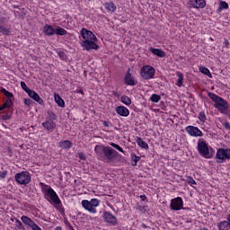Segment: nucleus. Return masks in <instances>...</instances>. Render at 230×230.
Here are the masks:
<instances>
[{"mask_svg":"<svg viewBox=\"0 0 230 230\" xmlns=\"http://www.w3.org/2000/svg\"><path fill=\"white\" fill-rule=\"evenodd\" d=\"M198 118H199V119L200 121H206V113H204V112H199Z\"/></svg>","mask_w":230,"mask_h":230,"instance_id":"37998d69","label":"nucleus"},{"mask_svg":"<svg viewBox=\"0 0 230 230\" xmlns=\"http://www.w3.org/2000/svg\"><path fill=\"white\" fill-rule=\"evenodd\" d=\"M27 94L30 98H31L32 100H34V102H37V103H39L40 105H42V103H44V101L42 100V98H40V96L39 95V93H37L35 91L33 90H29L27 92Z\"/></svg>","mask_w":230,"mask_h":230,"instance_id":"f3484780","label":"nucleus"},{"mask_svg":"<svg viewBox=\"0 0 230 230\" xmlns=\"http://www.w3.org/2000/svg\"><path fill=\"white\" fill-rule=\"evenodd\" d=\"M17 230V229H16Z\"/></svg>","mask_w":230,"mask_h":230,"instance_id":"774afa93","label":"nucleus"},{"mask_svg":"<svg viewBox=\"0 0 230 230\" xmlns=\"http://www.w3.org/2000/svg\"><path fill=\"white\" fill-rule=\"evenodd\" d=\"M187 134L190 135L192 137H202L204 134L198 127L195 126H187L185 128Z\"/></svg>","mask_w":230,"mask_h":230,"instance_id":"f8f14e48","label":"nucleus"},{"mask_svg":"<svg viewBox=\"0 0 230 230\" xmlns=\"http://www.w3.org/2000/svg\"><path fill=\"white\" fill-rule=\"evenodd\" d=\"M80 35L84 39V40H93V42L98 41V38H96V35H94V33H93V31L85 29V28L81 29Z\"/></svg>","mask_w":230,"mask_h":230,"instance_id":"9d476101","label":"nucleus"},{"mask_svg":"<svg viewBox=\"0 0 230 230\" xmlns=\"http://www.w3.org/2000/svg\"><path fill=\"white\" fill-rule=\"evenodd\" d=\"M150 51L153 53V55H155L160 58H164V57H166V53L163 49L150 48Z\"/></svg>","mask_w":230,"mask_h":230,"instance_id":"aec40b11","label":"nucleus"},{"mask_svg":"<svg viewBox=\"0 0 230 230\" xmlns=\"http://www.w3.org/2000/svg\"><path fill=\"white\" fill-rule=\"evenodd\" d=\"M137 144L140 148H144L145 150H148V144L143 140L141 137H137Z\"/></svg>","mask_w":230,"mask_h":230,"instance_id":"bb28decb","label":"nucleus"},{"mask_svg":"<svg viewBox=\"0 0 230 230\" xmlns=\"http://www.w3.org/2000/svg\"><path fill=\"white\" fill-rule=\"evenodd\" d=\"M124 82L127 85H137V81L134 80V77L132 76V74H130V68H128L125 77H124Z\"/></svg>","mask_w":230,"mask_h":230,"instance_id":"dca6fc26","label":"nucleus"},{"mask_svg":"<svg viewBox=\"0 0 230 230\" xmlns=\"http://www.w3.org/2000/svg\"><path fill=\"white\" fill-rule=\"evenodd\" d=\"M56 30L53 29V26L51 25H45L43 27V32L45 35H48V37H51L52 35H55Z\"/></svg>","mask_w":230,"mask_h":230,"instance_id":"412c9836","label":"nucleus"},{"mask_svg":"<svg viewBox=\"0 0 230 230\" xmlns=\"http://www.w3.org/2000/svg\"><path fill=\"white\" fill-rule=\"evenodd\" d=\"M208 98H210V100H212V102H215V109H217L221 112V114H229V112L227 111L229 109V102H227V101L211 92L208 93Z\"/></svg>","mask_w":230,"mask_h":230,"instance_id":"f257e3e1","label":"nucleus"},{"mask_svg":"<svg viewBox=\"0 0 230 230\" xmlns=\"http://www.w3.org/2000/svg\"><path fill=\"white\" fill-rule=\"evenodd\" d=\"M150 101L154 103H159V102H161V95L157 93H153L150 97Z\"/></svg>","mask_w":230,"mask_h":230,"instance_id":"7c9ffc66","label":"nucleus"},{"mask_svg":"<svg viewBox=\"0 0 230 230\" xmlns=\"http://www.w3.org/2000/svg\"><path fill=\"white\" fill-rule=\"evenodd\" d=\"M13 102H12V99H6V101L4 102V103L2 105L3 109H10V107H12Z\"/></svg>","mask_w":230,"mask_h":230,"instance_id":"c9c22d12","label":"nucleus"},{"mask_svg":"<svg viewBox=\"0 0 230 230\" xmlns=\"http://www.w3.org/2000/svg\"><path fill=\"white\" fill-rule=\"evenodd\" d=\"M199 71L206 75V76H208V78H213V75H211V72H209V69H208L206 66H200Z\"/></svg>","mask_w":230,"mask_h":230,"instance_id":"c756f323","label":"nucleus"},{"mask_svg":"<svg viewBox=\"0 0 230 230\" xmlns=\"http://www.w3.org/2000/svg\"><path fill=\"white\" fill-rule=\"evenodd\" d=\"M41 125L45 130H49V132H53L57 128V123L51 119H46Z\"/></svg>","mask_w":230,"mask_h":230,"instance_id":"2eb2a0df","label":"nucleus"},{"mask_svg":"<svg viewBox=\"0 0 230 230\" xmlns=\"http://www.w3.org/2000/svg\"><path fill=\"white\" fill-rule=\"evenodd\" d=\"M81 46L86 49V51H91V49H99L98 44L95 43L93 40H83Z\"/></svg>","mask_w":230,"mask_h":230,"instance_id":"ddd939ff","label":"nucleus"},{"mask_svg":"<svg viewBox=\"0 0 230 230\" xmlns=\"http://www.w3.org/2000/svg\"><path fill=\"white\" fill-rule=\"evenodd\" d=\"M209 150L213 152V148L208 146L206 141H199L198 142V152L201 157H205V159H211L213 155L209 153Z\"/></svg>","mask_w":230,"mask_h":230,"instance_id":"7ed1b4c3","label":"nucleus"},{"mask_svg":"<svg viewBox=\"0 0 230 230\" xmlns=\"http://www.w3.org/2000/svg\"><path fill=\"white\" fill-rule=\"evenodd\" d=\"M23 103L27 107H31V105H33L34 102L31 99H24Z\"/></svg>","mask_w":230,"mask_h":230,"instance_id":"a19ab883","label":"nucleus"},{"mask_svg":"<svg viewBox=\"0 0 230 230\" xmlns=\"http://www.w3.org/2000/svg\"><path fill=\"white\" fill-rule=\"evenodd\" d=\"M1 111H4V108H3V106L0 107V112Z\"/></svg>","mask_w":230,"mask_h":230,"instance_id":"bf43d9fd","label":"nucleus"},{"mask_svg":"<svg viewBox=\"0 0 230 230\" xmlns=\"http://www.w3.org/2000/svg\"><path fill=\"white\" fill-rule=\"evenodd\" d=\"M0 33H2V35H10V33H12V31H10L9 28H6L3 25L0 26Z\"/></svg>","mask_w":230,"mask_h":230,"instance_id":"473e14b6","label":"nucleus"},{"mask_svg":"<svg viewBox=\"0 0 230 230\" xmlns=\"http://www.w3.org/2000/svg\"><path fill=\"white\" fill-rule=\"evenodd\" d=\"M223 127L226 128V130H230V124L228 121L223 123Z\"/></svg>","mask_w":230,"mask_h":230,"instance_id":"09e8293b","label":"nucleus"},{"mask_svg":"<svg viewBox=\"0 0 230 230\" xmlns=\"http://www.w3.org/2000/svg\"><path fill=\"white\" fill-rule=\"evenodd\" d=\"M120 102L124 103V105H132V100L129 99V97L127 95H122L120 98Z\"/></svg>","mask_w":230,"mask_h":230,"instance_id":"cd10ccee","label":"nucleus"},{"mask_svg":"<svg viewBox=\"0 0 230 230\" xmlns=\"http://www.w3.org/2000/svg\"><path fill=\"white\" fill-rule=\"evenodd\" d=\"M21 87L22 89H23V91H25V93H28L31 89L28 88V85H26V83L22 81L21 82Z\"/></svg>","mask_w":230,"mask_h":230,"instance_id":"79ce46f5","label":"nucleus"},{"mask_svg":"<svg viewBox=\"0 0 230 230\" xmlns=\"http://www.w3.org/2000/svg\"><path fill=\"white\" fill-rule=\"evenodd\" d=\"M102 218L109 226H118V218L109 211L103 212Z\"/></svg>","mask_w":230,"mask_h":230,"instance_id":"9b49d317","label":"nucleus"},{"mask_svg":"<svg viewBox=\"0 0 230 230\" xmlns=\"http://www.w3.org/2000/svg\"><path fill=\"white\" fill-rule=\"evenodd\" d=\"M1 93H3V94H4V96H6L7 100H12V98H13V93L8 92L4 88H2Z\"/></svg>","mask_w":230,"mask_h":230,"instance_id":"f704fd0d","label":"nucleus"},{"mask_svg":"<svg viewBox=\"0 0 230 230\" xmlns=\"http://www.w3.org/2000/svg\"><path fill=\"white\" fill-rule=\"evenodd\" d=\"M111 146H112L113 148H116V150H119V152H121L122 154L125 153V151H123V148L121 146H119V145L115 144L114 142H111Z\"/></svg>","mask_w":230,"mask_h":230,"instance_id":"e433bc0d","label":"nucleus"},{"mask_svg":"<svg viewBox=\"0 0 230 230\" xmlns=\"http://www.w3.org/2000/svg\"><path fill=\"white\" fill-rule=\"evenodd\" d=\"M60 148H63L65 150H67L69 148H71V146H73V143L69 140H63L61 142H59Z\"/></svg>","mask_w":230,"mask_h":230,"instance_id":"4be33fe9","label":"nucleus"},{"mask_svg":"<svg viewBox=\"0 0 230 230\" xmlns=\"http://www.w3.org/2000/svg\"><path fill=\"white\" fill-rule=\"evenodd\" d=\"M217 227L219 230H230V214L227 216V221L218 223Z\"/></svg>","mask_w":230,"mask_h":230,"instance_id":"6ab92c4d","label":"nucleus"},{"mask_svg":"<svg viewBox=\"0 0 230 230\" xmlns=\"http://www.w3.org/2000/svg\"><path fill=\"white\" fill-rule=\"evenodd\" d=\"M0 33H2V35H10V33H12V31H10L9 28H6L3 25L0 26Z\"/></svg>","mask_w":230,"mask_h":230,"instance_id":"72a5a7b5","label":"nucleus"},{"mask_svg":"<svg viewBox=\"0 0 230 230\" xmlns=\"http://www.w3.org/2000/svg\"><path fill=\"white\" fill-rule=\"evenodd\" d=\"M66 226H68L69 229L73 230V226H71V223L69 222H66Z\"/></svg>","mask_w":230,"mask_h":230,"instance_id":"603ef678","label":"nucleus"},{"mask_svg":"<svg viewBox=\"0 0 230 230\" xmlns=\"http://www.w3.org/2000/svg\"><path fill=\"white\" fill-rule=\"evenodd\" d=\"M78 157L82 161H85V155H84V153H78Z\"/></svg>","mask_w":230,"mask_h":230,"instance_id":"3c124183","label":"nucleus"},{"mask_svg":"<svg viewBox=\"0 0 230 230\" xmlns=\"http://www.w3.org/2000/svg\"><path fill=\"white\" fill-rule=\"evenodd\" d=\"M58 55L59 58H61V60H66L67 58L66 52H64L62 50H58Z\"/></svg>","mask_w":230,"mask_h":230,"instance_id":"ea45409f","label":"nucleus"},{"mask_svg":"<svg viewBox=\"0 0 230 230\" xmlns=\"http://www.w3.org/2000/svg\"><path fill=\"white\" fill-rule=\"evenodd\" d=\"M102 125H104L105 127H109V122L107 120H104L102 122Z\"/></svg>","mask_w":230,"mask_h":230,"instance_id":"864d4df0","label":"nucleus"},{"mask_svg":"<svg viewBox=\"0 0 230 230\" xmlns=\"http://www.w3.org/2000/svg\"><path fill=\"white\" fill-rule=\"evenodd\" d=\"M189 4L191 8H206V0H190Z\"/></svg>","mask_w":230,"mask_h":230,"instance_id":"4468645a","label":"nucleus"},{"mask_svg":"<svg viewBox=\"0 0 230 230\" xmlns=\"http://www.w3.org/2000/svg\"><path fill=\"white\" fill-rule=\"evenodd\" d=\"M132 160L134 161L135 164H132V166H137V162L141 160V157L132 155Z\"/></svg>","mask_w":230,"mask_h":230,"instance_id":"58836bf2","label":"nucleus"},{"mask_svg":"<svg viewBox=\"0 0 230 230\" xmlns=\"http://www.w3.org/2000/svg\"><path fill=\"white\" fill-rule=\"evenodd\" d=\"M4 19H5L4 17H2V18L0 19V21H4Z\"/></svg>","mask_w":230,"mask_h":230,"instance_id":"e2e57ef3","label":"nucleus"},{"mask_svg":"<svg viewBox=\"0 0 230 230\" xmlns=\"http://www.w3.org/2000/svg\"><path fill=\"white\" fill-rule=\"evenodd\" d=\"M95 152H97V153L100 152V146H95Z\"/></svg>","mask_w":230,"mask_h":230,"instance_id":"4d7b16f0","label":"nucleus"},{"mask_svg":"<svg viewBox=\"0 0 230 230\" xmlns=\"http://www.w3.org/2000/svg\"><path fill=\"white\" fill-rule=\"evenodd\" d=\"M171 209L172 211H181V209H185L188 211V214L191 213V208H182L184 206V201H182V198L177 197L171 200Z\"/></svg>","mask_w":230,"mask_h":230,"instance_id":"423d86ee","label":"nucleus"},{"mask_svg":"<svg viewBox=\"0 0 230 230\" xmlns=\"http://www.w3.org/2000/svg\"><path fill=\"white\" fill-rule=\"evenodd\" d=\"M132 164H136V162L133 161Z\"/></svg>","mask_w":230,"mask_h":230,"instance_id":"69168bd1","label":"nucleus"},{"mask_svg":"<svg viewBox=\"0 0 230 230\" xmlns=\"http://www.w3.org/2000/svg\"><path fill=\"white\" fill-rule=\"evenodd\" d=\"M115 111L119 116H122L123 118H127L130 114V111H128L125 106L116 107Z\"/></svg>","mask_w":230,"mask_h":230,"instance_id":"a211bd4d","label":"nucleus"},{"mask_svg":"<svg viewBox=\"0 0 230 230\" xmlns=\"http://www.w3.org/2000/svg\"><path fill=\"white\" fill-rule=\"evenodd\" d=\"M31 228L32 230H42V228H41L39 225H37V224H35V223H32Z\"/></svg>","mask_w":230,"mask_h":230,"instance_id":"49530a36","label":"nucleus"},{"mask_svg":"<svg viewBox=\"0 0 230 230\" xmlns=\"http://www.w3.org/2000/svg\"><path fill=\"white\" fill-rule=\"evenodd\" d=\"M56 230H62V228L60 226H57Z\"/></svg>","mask_w":230,"mask_h":230,"instance_id":"13d9d810","label":"nucleus"},{"mask_svg":"<svg viewBox=\"0 0 230 230\" xmlns=\"http://www.w3.org/2000/svg\"><path fill=\"white\" fill-rule=\"evenodd\" d=\"M16 227L19 230L24 229V227L22 226V222H21L19 219H16Z\"/></svg>","mask_w":230,"mask_h":230,"instance_id":"a18cd8bd","label":"nucleus"},{"mask_svg":"<svg viewBox=\"0 0 230 230\" xmlns=\"http://www.w3.org/2000/svg\"><path fill=\"white\" fill-rule=\"evenodd\" d=\"M200 230H208L207 228H200Z\"/></svg>","mask_w":230,"mask_h":230,"instance_id":"0e129e2a","label":"nucleus"},{"mask_svg":"<svg viewBox=\"0 0 230 230\" xmlns=\"http://www.w3.org/2000/svg\"><path fill=\"white\" fill-rule=\"evenodd\" d=\"M56 35H67V31H66V29L61 28V27H57L56 28V31H55Z\"/></svg>","mask_w":230,"mask_h":230,"instance_id":"2f4dec72","label":"nucleus"},{"mask_svg":"<svg viewBox=\"0 0 230 230\" xmlns=\"http://www.w3.org/2000/svg\"><path fill=\"white\" fill-rule=\"evenodd\" d=\"M155 75V68H154V66H145L140 70V76H142L144 80H151V78H154Z\"/></svg>","mask_w":230,"mask_h":230,"instance_id":"6e6552de","label":"nucleus"},{"mask_svg":"<svg viewBox=\"0 0 230 230\" xmlns=\"http://www.w3.org/2000/svg\"><path fill=\"white\" fill-rule=\"evenodd\" d=\"M104 8H106V10H108V12H116V4H114L113 2H106L104 4Z\"/></svg>","mask_w":230,"mask_h":230,"instance_id":"b1692460","label":"nucleus"},{"mask_svg":"<svg viewBox=\"0 0 230 230\" xmlns=\"http://www.w3.org/2000/svg\"><path fill=\"white\" fill-rule=\"evenodd\" d=\"M81 204L84 209H85L89 213L95 214L97 213L96 208L100 206V199H92L90 201L87 199H84Z\"/></svg>","mask_w":230,"mask_h":230,"instance_id":"20e7f679","label":"nucleus"},{"mask_svg":"<svg viewBox=\"0 0 230 230\" xmlns=\"http://www.w3.org/2000/svg\"><path fill=\"white\" fill-rule=\"evenodd\" d=\"M225 46H226V48H227V46H229V40H225Z\"/></svg>","mask_w":230,"mask_h":230,"instance_id":"6e6d98bb","label":"nucleus"},{"mask_svg":"<svg viewBox=\"0 0 230 230\" xmlns=\"http://www.w3.org/2000/svg\"><path fill=\"white\" fill-rule=\"evenodd\" d=\"M140 199H141L142 200H146V195H141V196H140Z\"/></svg>","mask_w":230,"mask_h":230,"instance_id":"5fc2aeb1","label":"nucleus"},{"mask_svg":"<svg viewBox=\"0 0 230 230\" xmlns=\"http://www.w3.org/2000/svg\"><path fill=\"white\" fill-rule=\"evenodd\" d=\"M0 26H1V23H0Z\"/></svg>","mask_w":230,"mask_h":230,"instance_id":"338daca9","label":"nucleus"},{"mask_svg":"<svg viewBox=\"0 0 230 230\" xmlns=\"http://www.w3.org/2000/svg\"><path fill=\"white\" fill-rule=\"evenodd\" d=\"M21 219H22V222L26 226H29V227H31L32 225L35 223L33 220H31V218L26 216H22Z\"/></svg>","mask_w":230,"mask_h":230,"instance_id":"a878e982","label":"nucleus"},{"mask_svg":"<svg viewBox=\"0 0 230 230\" xmlns=\"http://www.w3.org/2000/svg\"><path fill=\"white\" fill-rule=\"evenodd\" d=\"M7 173H8V172H6V171L0 172V179H4V177H6Z\"/></svg>","mask_w":230,"mask_h":230,"instance_id":"8fccbe9b","label":"nucleus"},{"mask_svg":"<svg viewBox=\"0 0 230 230\" xmlns=\"http://www.w3.org/2000/svg\"><path fill=\"white\" fill-rule=\"evenodd\" d=\"M187 182L188 184H190L191 186H194L195 184H197V181H195L191 177H187Z\"/></svg>","mask_w":230,"mask_h":230,"instance_id":"c03bdc74","label":"nucleus"},{"mask_svg":"<svg viewBox=\"0 0 230 230\" xmlns=\"http://www.w3.org/2000/svg\"><path fill=\"white\" fill-rule=\"evenodd\" d=\"M176 76H178L176 85L178 87H182V84L184 83V75L181 72H176Z\"/></svg>","mask_w":230,"mask_h":230,"instance_id":"393cba45","label":"nucleus"},{"mask_svg":"<svg viewBox=\"0 0 230 230\" xmlns=\"http://www.w3.org/2000/svg\"><path fill=\"white\" fill-rule=\"evenodd\" d=\"M48 116L49 119H50V121H55V119H57V114H55L53 111H48Z\"/></svg>","mask_w":230,"mask_h":230,"instance_id":"4c0bfd02","label":"nucleus"},{"mask_svg":"<svg viewBox=\"0 0 230 230\" xmlns=\"http://www.w3.org/2000/svg\"><path fill=\"white\" fill-rule=\"evenodd\" d=\"M217 163L222 164L230 159V148H219L216 154Z\"/></svg>","mask_w":230,"mask_h":230,"instance_id":"0eeeda50","label":"nucleus"},{"mask_svg":"<svg viewBox=\"0 0 230 230\" xmlns=\"http://www.w3.org/2000/svg\"><path fill=\"white\" fill-rule=\"evenodd\" d=\"M47 189H42V193L44 195V199L49 202V204H55L56 206H60L62 204V201L60 200V198H58V195L51 188L50 186L46 185Z\"/></svg>","mask_w":230,"mask_h":230,"instance_id":"f03ea898","label":"nucleus"},{"mask_svg":"<svg viewBox=\"0 0 230 230\" xmlns=\"http://www.w3.org/2000/svg\"><path fill=\"white\" fill-rule=\"evenodd\" d=\"M10 118H12V114L11 113L10 114L2 115V119L4 121H6V120L10 119Z\"/></svg>","mask_w":230,"mask_h":230,"instance_id":"de8ad7c7","label":"nucleus"},{"mask_svg":"<svg viewBox=\"0 0 230 230\" xmlns=\"http://www.w3.org/2000/svg\"><path fill=\"white\" fill-rule=\"evenodd\" d=\"M54 100L58 107H66V102L62 100V97L58 93L54 94Z\"/></svg>","mask_w":230,"mask_h":230,"instance_id":"5701e85b","label":"nucleus"},{"mask_svg":"<svg viewBox=\"0 0 230 230\" xmlns=\"http://www.w3.org/2000/svg\"><path fill=\"white\" fill-rule=\"evenodd\" d=\"M79 93H81V94H84V91L83 90H80Z\"/></svg>","mask_w":230,"mask_h":230,"instance_id":"680f3d73","label":"nucleus"},{"mask_svg":"<svg viewBox=\"0 0 230 230\" xmlns=\"http://www.w3.org/2000/svg\"><path fill=\"white\" fill-rule=\"evenodd\" d=\"M142 227H145V228H146V225H145V224H142Z\"/></svg>","mask_w":230,"mask_h":230,"instance_id":"052dcab7","label":"nucleus"},{"mask_svg":"<svg viewBox=\"0 0 230 230\" xmlns=\"http://www.w3.org/2000/svg\"><path fill=\"white\" fill-rule=\"evenodd\" d=\"M14 179L18 184L23 186H26V184H30V182H31V176L28 171H22V172L16 173Z\"/></svg>","mask_w":230,"mask_h":230,"instance_id":"39448f33","label":"nucleus"},{"mask_svg":"<svg viewBox=\"0 0 230 230\" xmlns=\"http://www.w3.org/2000/svg\"><path fill=\"white\" fill-rule=\"evenodd\" d=\"M227 8H229V4H227V2L220 1L217 12L220 13L222 10H227Z\"/></svg>","mask_w":230,"mask_h":230,"instance_id":"c85d7f7f","label":"nucleus"},{"mask_svg":"<svg viewBox=\"0 0 230 230\" xmlns=\"http://www.w3.org/2000/svg\"><path fill=\"white\" fill-rule=\"evenodd\" d=\"M102 152L104 154V157L109 161H114L118 157V151L112 149L111 146H102Z\"/></svg>","mask_w":230,"mask_h":230,"instance_id":"1a4fd4ad","label":"nucleus"}]
</instances>
